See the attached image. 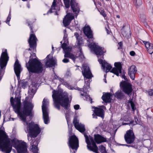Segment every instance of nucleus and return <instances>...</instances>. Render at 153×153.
<instances>
[{
    "instance_id": "obj_8",
    "label": "nucleus",
    "mask_w": 153,
    "mask_h": 153,
    "mask_svg": "<svg viewBox=\"0 0 153 153\" xmlns=\"http://www.w3.org/2000/svg\"><path fill=\"white\" fill-rule=\"evenodd\" d=\"M68 43V42H66L64 41V42L62 45V47L65 52L64 57H68L71 59L74 62L75 59L78 56L70 52L71 49V48L67 47Z\"/></svg>"
},
{
    "instance_id": "obj_30",
    "label": "nucleus",
    "mask_w": 153,
    "mask_h": 153,
    "mask_svg": "<svg viewBox=\"0 0 153 153\" xmlns=\"http://www.w3.org/2000/svg\"><path fill=\"white\" fill-rule=\"evenodd\" d=\"M129 103L130 104L132 108V109L133 111H134L136 109V108L135 107V105L132 101V100L131 99H130L128 101Z\"/></svg>"
},
{
    "instance_id": "obj_14",
    "label": "nucleus",
    "mask_w": 153,
    "mask_h": 153,
    "mask_svg": "<svg viewBox=\"0 0 153 153\" xmlns=\"http://www.w3.org/2000/svg\"><path fill=\"white\" fill-rule=\"evenodd\" d=\"M37 40V39L35 35L31 33L28 42L30 48H33L34 50L36 47V42Z\"/></svg>"
},
{
    "instance_id": "obj_51",
    "label": "nucleus",
    "mask_w": 153,
    "mask_h": 153,
    "mask_svg": "<svg viewBox=\"0 0 153 153\" xmlns=\"http://www.w3.org/2000/svg\"><path fill=\"white\" fill-rule=\"evenodd\" d=\"M104 77L105 78V79H104V81L105 83H106V80L105 79V78L106 77V75H104Z\"/></svg>"
},
{
    "instance_id": "obj_38",
    "label": "nucleus",
    "mask_w": 153,
    "mask_h": 153,
    "mask_svg": "<svg viewBox=\"0 0 153 153\" xmlns=\"http://www.w3.org/2000/svg\"><path fill=\"white\" fill-rule=\"evenodd\" d=\"M55 78L56 79H57V80L61 82L62 83L63 82V80L61 78L59 77L56 76H55Z\"/></svg>"
},
{
    "instance_id": "obj_37",
    "label": "nucleus",
    "mask_w": 153,
    "mask_h": 153,
    "mask_svg": "<svg viewBox=\"0 0 153 153\" xmlns=\"http://www.w3.org/2000/svg\"><path fill=\"white\" fill-rule=\"evenodd\" d=\"M134 120H135V122H134V121H133V124H132V125H133V126L134 125L137 124H138V123H139V122L137 118L136 117H134Z\"/></svg>"
},
{
    "instance_id": "obj_41",
    "label": "nucleus",
    "mask_w": 153,
    "mask_h": 153,
    "mask_svg": "<svg viewBox=\"0 0 153 153\" xmlns=\"http://www.w3.org/2000/svg\"><path fill=\"white\" fill-rule=\"evenodd\" d=\"M148 93L150 96H152L153 95V90L150 89L148 91Z\"/></svg>"
},
{
    "instance_id": "obj_64",
    "label": "nucleus",
    "mask_w": 153,
    "mask_h": 153,
    "mask_svg": "<svg viewBox=\"0 0 153 153\" xmlns=\"http://www.w3.org/2000/svg\"><path fill=\"white\" fill-rule=\"evenodd\" d=\"M120 49V48H118V49Z\"/></svg>"
},
{
    "instance_id": "obj_3",
    "label": "nucleus",
    "mask_w": 153,
    "mask_h": 153,
    "mask_svg": "<svg viewBox=\"0 0 153 153\" xmlns=\"http://www.w3.org/2000/svg\"><path fill=\"white\" fill-rule=\"evenodd\" d=\"M52 97L55 107L58 110L60 109V105L65 109H67L69 103V98L66 92L56 91H53Z\"/></svg>"
},
{
    "instance_id": "obj_49",
    "label": "nucleus",
    "mask_w": 153,
    "mask_h": 153,
    "mask_svg": "<svg viewBox=\"0 0 153 153\" xmlns=\"http://www.w3.org/2000/svg\"><path fill=\"white\" fill-rule=\"evenodd\" d=\"M79 54H80V56H79V57H81V58H82L83 57V55L82 54V52L81 50V49L79 51Z\"/></svg>"
},
{
    "instance_id": "obj_31",
    "label": "nucleus",
    "mask_w": 153,
    "mask_h": 153,
    "mask_svg": "<svg viewBox=\"0 0 153 153\" xmlns=\"http://www.w3.org/2000/svg\"><path fill=\"white\" fill-rule=\"evenodd\" d=\"M56 5V2L54 0L53 1V2L52 4V5L51 8L50 10L48 12V13L49 12L51 13L52 12L53 10H55V7Z\"/></svg>"
},
{
    "instance_id": "obj_43",
    "label": "nucleus",
    "mask_w": 153,
    "mask_h": 153,
    "mask_svg": "<svg viewBox=\"0 0 153 153\" xmlns=\"http://www.w3.org/2000/svg\"><path fill=\"white\" fill-rule=\"evenodd\" d=\"M100 13L104 17H105L106 16L105 11L103 10H101V11L100 12Z\"/></svg>"
},
{
    "instance_id": "obj_20",
    "label": "nucleus",
    "mask_w": 153,
    "mask_h": 153,
    "mask_svg": "<svg viewBox=\"0 0 153 153\" xmlns=\"http://www.w3.org/2000/svg\"><path fill=\"white\" fill-rule=\"evenodd\" d=\"M128 74L130 78L132 80H134L135 78V75L137 70L135 66L132 65L128 69Z\"/></svg>"
},
{
    "instance_id": "obj_24",
    "label": "nucleus",
    "mask_w": 153,
    "mask_h": 153,
    "mask_svg": "<svg viewBox=\"0 0 153 153\" xmlns=\"http://www.w3.org/2000/svg\"><path fill=\"white\" fill-rule=\"evenodd\" d=\"M143 42L145 45L148 52L151 54L152 53H153V44L148 42L145 41H143Z\"/></svg>"
},
{
    "instance_id": "obj_25",
    "label": "nucleus",
    "mask_w": 153,
    "mask_h": 153,
    "mask_svg": "<svg viewBox=\"0 0 153 153\" xmlns=\"http://www.w3.org/2000/svg\"><path fill=\"white\" fill-rule=\"evenodd\" d=\"M112 95L109 93H103L102 98L105 102H111L112 98Z\"/></svg>"
},
{
    "instance_id": "obj_62",
    "label": "nucleus",
    "mask_w": 153,
    "mask_h": 153,
    "mask_svg": "<svg viewBox=\"0 0 153 153\" xmlns=\"http://www.w3.org/2000/svg\"><path fill=\"white\" fill-rule=\"evenodd\" d=\"M12 120H14L13 118H12Z\"/></svg>"
},
{
    "instance_id": "obj_6",
    "label": "nucleus",
    "mask_w": 153,
    "mask_h": 153,
    "mask_svg": "<svg viewBox=\"0 0 153 153\" xmlns=\"http://www.w3.org/2000/svg\"><path fill=\"white\" fill-rule=\"evenodd\" d=\"M88 41L89 43L88 44V47L94 51L98 57H99V56L102 55L104 52H105V51H104L103 48H101L98 45H96L95 43H93V40L88 39Z\"/></svg>"
},
{
    "instance_id": "obj_63",
    "label": "nucleus",
    "mask_w": 153,
    "mask_h": 153,
    "mask_svg": "<svg viewBox=\"0 0 153 153\" xmlns=\"http://www.w3.org/2000/svg\"><path fill=\"white\" fill-rule=\"evenodd\" d=\"M70 152H71V150H70Z\"/></svg>"
},
{
    "instance_id": "obj_39",
    "label": "nucleus",
    "mask_w": 153,
    "mask_h": 153,
    "mask_svg": "<svg viewBox=\"0 0 153 153\" xmlns=\"http://www.w3.org/2000/svg\"><path fill=\"white\" fill-rule=\"evenodd\" d=\"M64 85H65L69 89H73L71 87V86L70 85H69V84L67 83H66V82H65L64 83Z\"/></svg>"
},
{
    "instance_id": "obj_5",
    "label": "nucleus",
    "mask_w": 153,
    "mask_h": 153,
    "mask_svg": "<svg viewBox=\"0 0 153 153\" xmlns=\"http://www.w3.org/2000/svg\"><path fill=\"white\" fill-rule=\"evenodd\" d=\"M27 68L29 72L39 73L42 72L43 67L42 64L36 59H30L28 65L26 63Z\"/></svg>"
},
{
    "instance_id": "obj_45",
    "label": "nucleus",
    "mask_w": 153,
    "mask_h": 153,
    "mask_svg": "<svg viewBox=\"0 0 153 153\" xmlns=\"http://www.w3.org/2000/svg\"><path fill=\"white\" fill-rule=\"evenodd\" d=\"M79 106L78 105H76L74 106V108L75 110H78L79 108Z\"/></svg>"
},
{
    "instance_id": "obj_29",
    "label": "nucleus",
    "mask_w": 153,
    "mask_h": 153,
    "mask_svg": "<svg viewBox=\"0 0 153 153\" xmlns=\"http://www.w3.org/2000/svg\"><path fill=\"white\" fill-rule=\"evenodd\" d=\"M74 36H76V38L77 40L78 43L79 45H80L82 43V42L81 39V37L79 36L78 33H74Z\"/></svg>"
},
{
    "instance_id": "obj_57",
    "label": "nucleus",
    "mask_w": 153,
    "mask_h": 153,
    "mask_svg": "<svg viewBox=\"0 0 153 153\" xmlns=\"http://www.w3.org/2000/svg\"><path fill=\"white\" fill-rule=\"evenodd\" d=\"M30 137H29V136H28V140H29V139H30Z\"/></svg>"
},
{
    "instance_id": "obj_46",
    "label": "nucleus",
    "mask_w": 153,
    "mask_h": 153,
    "mask_svg": "<svg viewBox=\"0 0 153 153\" xmlns=\"http://www.w3.org/2000/svg\"><path fill=\"white\" fill-rule=\"evenodd\" d=\"M133 121H130V122L129 123H123V125H130V124H132L133 123Z\"/></svg>"
},
{
    "instance_id": "obj_56",
    "label": "nucleus",
    "mask_w": 153,
    "mask_h": 153,
    "mask_svg": "<svg viewBox=\"0 0 153 153\" xmlns=\"http://www.w3.org/2000/svg\"><path fill=\"white\" fill-rule=\"evenodd\" d=\"M12 143H13V145H14V144H13V143L14 142V140H12Z\"/></svg>"
},
{
    "instance_id": "obj_33",
    "label": "nucleus",
    "mask_w": 153,
    "mask_h": 153,
    "mask_svg": "<svg viewBox=\"0 0 153 153\" xmlns=\"http://www.w3.org/2000/svg\"><path fill=\"white\" fill-rule=\"evenodd\" d=\"M64 36L63 37V40L64 41H65L66 42H68V40L67 38V35L66 33V30H64Z\"/></svg>"
},
{
    "instance_id": "obj_35",
    "label": "nucleus",
    "mask_w": 153,
    "mask_h": 153,
    "mask_svg": "<svg viewBox=\"0 0 153 153\" xmlns=\"http://www.w3.org/2000/svg\"><path fill=\"white\" fill-rule=\"evenodd\" d=\"M11 14L10 12L9 15L6 21V23L9 26L10 25L9 24V22L11 19Z\"/></svg>"
},
{
    "instance_id": "obj_44",
    "label": "nucleus",
    "mask_w": 153,
    "mask_h": 153,
    "mask_svg": "<svg viewBox=\"0 0 153 153\" xmlns=\"http://www.w3.org/2000/svg\"><path fill=\"white\" fill-rule=\"evenodd\" d=\"M65 115L66 118V119L67 122H68V126H69V125H68V117H69V115H68V113L67 112L65 114Z\"/></svg>"
},
{
    "instance_id": "obj_60",
    "label": "nucleus",
    "mask_w": 153,
    "mask_h": 153,
    "mask_svg": "<svg viewBox=\"0 0 153 153\" xmlns=\"http://www.w3.org/2000/svg\"><path fill=\"white\" fill-rule=\"evenodd\" d=\"M53 47H52V48L53 49Z\"/></svg>"
},
{
    "instance_id": "obj_26",
    "label": "nucleus",
    "mask_w": 153,
    "mask_h": 153,
    "mask_svg": "<svg viewBox=\"0 0 153 153\" xmlns=\"http://www.w3.org/2000/svg\"><path fill=\"white\" fill-rule=\"evenodd\" d=\"M94 140L98 144H100L102 142H106V139L99 134H97L94 135Z\"/></svg>"
},
{
    "instance_id": "obj_58",
    "label": "nucleus",
    "mask_w": 153,
    "mask_h": 153,
    "mask_svg": "<svg viewBox=\"0 0 153 153\" xmlns=\"http://www.w3.org/2000/svg\"><path fill=\"white\" fill-rule=\"evenodd\" d=\"M81 94V95L82 96H84V94Z\"/></svg>"
},
{
    "instance_id": "obj_21",
    "label": "nucleus",
    "mask_w": 153,
    "mask_h": 153,
    "mask_svg": "<svg viewBox=\"0 0 153 153\" xmlns=\"http://www.w3.org/2000/svg\"><path fill=\"white\" fill-rule=\"evenodd\" d=\"M71 4L73 12L76 14V16L79 10L77 4L76 3L75 0H71Z\"/></svg>"
},
{
    "instance_id": "obj_50",
    "label": "nucleus",
    "mask_w": 153,
    "mask_h": 153,
    "mask_svg": "<svg viewBox=\"0 0 153 153\" xmlns=\"http://www.w3.org/2000/svg\"><path fill=\"white\" fill-rule=\"evenodd\" d=\"M28 26H30V30H31V33H33V31H32V27H31V25H30V24L29 23H28Z\"/></svg>"
},
{
    "instance_id": "obj_59",
    "label": "nucleus",
    "mask_w": 153,
    "mask_h": 153,
    "mask_svg": "<svg viewBox=\"0 0 153 153\" xmlns=\"http://www.w3.org/2000/svg\"><path fill=\"white\" fill-rule=\"evenodd\" d=\"M28 50H30H30H31V49H30V48H29V49H28Z\"/></svg>"
},
{
    "instance_id": "obj_54",
    "label": "nucleus",
    "mask_w": 153,
    "mask_h": 153,
    "mask_svg": "<svg viewBox=\"0 0 153 153\" xmlns=\"http://www.w3.org/2000/svg\"><path fill=\"white\" fill-rule=\"evenodd\" d=\"M125 145L126 146H128V147H131V146L130 145Z\"/></svg>"
},
{
    "instance_id": "obj_27",
    "label": "nucleus",
    "mask_w": 153,
    "mask_h": 153,
    "mask_svg": "<svg viewBox=\"0 0 153 153\" xmlns=\"http://www.w3.org/2000/svg\"><path fill=\"white\" fill-rule=\"evenodd\" d=\"M94 113L96 116L103 118L104 117V110L100 108L94 107Z\"/></svg>"
},
{
    "instance_id": "obj_52",
    "label": "nucleus",
    "mask_w": 153,
    "mask_h": 153,
    "mask_svg": "<svg viewBox=\"0 0 153 153\" xmlns=\"http://www.w3.org/2000/svg\"><path fill=\"white\" fill-rule=\"evenodd\" d=\"M118 44L119 45V46H120V47H121V46H122V43L121 42H119V43H118Z\"/></svg>"
},
{
    "instance_id": "obj_55",
    "label": "nucleus",
    "mask_w": 153,
    "mask_h": 153,
    "mask_svg": "<svg viewBox=\"0 0 153 153\" xmlns=\"http://www.w3.org/2000/svg\"><path fill=\"white\" fill-rule=\"evenodd\" d=\"M117 18H120V16H119V15H117Z\"/></svg>"
},
{
    "instance_id": "obj_1",
    "label": "nucleus",
    "mask_w": 153,
    "mask_h": 153,
    "mask_svg": "<svg viewBox=\"0 0 153 153\" xmlns=\"http://www.w3.org/2000/svg\"><path fill=\"white\" fill-rule=\"evenodd\" d=\"M10 101L14 111L18 114L20 119L23 121L24 125L28 126L27 131L29 134L31 139L32 137H36L41 132L40 128L37 124L33 122H31L28 125L26 120V117L31 114L33 105L30 102L25 101L23 109L20 111L21 107L20 99L17 97L15 98L14 100L13 97H11Z\"/></svg>"
},
{
    "instance_id": "obj_18",
    "label": "nucleus",
    "mask_w": 153,
    "mask_h": 153,
    "mask_svg": "<svg viewBox=\"0 0 153 153\" xmlns=\"http://www.w3.org/2000/svg\"><path fill=\"white\" fill-rule=\"evenodd\" d=\"M22 69L19 64L18 60L17 59L14 65V71L15 73L18 78H19L20 73Z\"/></svg>"
},
{
    "instance_id": "obj_47",
    "label": "nucleus",
    "mask_w": 153,
    "mask_h": 153,
    "mask_svg": "<svg viewBox=\"0 0 153 153\" xmlns=\"http://www.w3.org/2000/svg\"><path fill=\"white\" fill-rule=\"evenodd\" d=\"M69 61V60L66 58H64L62 60L63 62L65 63L68 62Z\"/></svg>"
},
{
    "instance_id": "obj_36",
    "label": "nucleus",
    "mask_w": 153,
    "mask_h": 153,
    "mask_svg": "<svg viewBox=\"0 0 153 153\" xmlns=\"http://www.w3.org/2000/svg\"><path fill=\"white\" fill-rule=\"evenodd\" d=\"M65 7L68 8L69 7L70 0H63Z\"/></svg>"
},
{
    "instance_id": "obj_48",
    "label": "nucleus",
    "mask_w": 153,
    "mask_h": 153,
    "mask_svg": "<svg viewBox=\"0 0 153 153\" xmlns=\"http://www.w3.org/2000/svg\"><path fill=\"white\" fill-rule=\"evenodd\" d=\"M130 54L131 56H134L135 54V53L134 51H131L130 52Z\"/></svg>"
},
{
    "instance_id": "obj_4",
    "label": "nucleus",
    "mask_w": 153,
    "mask_h": 153,
    "mask_svg": "<svg viewBox=\"0 0 153 153\" xmlns=\"http://www.w3.org/2000/svg\"><path fill=\"white\" fill-rule=\"evenodd\" d=\"M0 148L1 151L5 153H10L12 146L10 139L4 131L0 130Z\"/></svg>"
},
{
    "instance_id": "obj_12",
    "label": "nucleus",
    "mask_w": 153,
    "mask_h": 153,
    "mask_svg": "<svg viewBox=\"0 0 153 153\" xmlns=\"http://www.w3.org/2000/svg\"><path fill=\"white\" fill-rule=\"evenodd\" d=\"M82 68L83 70L82 71V73L85 78L84 79L85 83L86 82H88L87 79H91L93 76L89 70V67L87 64H83L82 65Z\"/></svg>"
},
{
    "instance_id": "obj_19",
    "label": "nucleus",
    "mask_w": 153,
    "mask_h": 153,
    "mask_svg": "<svg viewBox=\"0 0 153 153\" xmlns=\"http://www.w3.org/2000/svg\"><path fill=\"white\" fill-rule=\"evenodd\" d=\"M98 61L101 64L102 67L103 68L104 70H105V68L106 69L105 71L106 73L108 72L111 69L112 67L111 65L107 63L105 60L103 61L102 59H99Z\"/></svg>"
},
{
    "instance_id": "obj_34",
    "label": "nucleus",
    "mask_w": 153,
    "mask_h": 153,
    "mask_svg": "<svg viewBox=\"0 0 153 153\" xmlns=\"http://www.w3.org/2000/svg\"><path fill=\"white\" fill-rule=\"evenodd\" d=\"M27 82L26 81H23L21 83V86L24 88H25L27 86Z\"/></svg>"
},
{
    "instance_id": "obj_2",
    "label": "nucleus",
    "mask_w": 153,
    "mask_h": 153,
    "mask_svg": "<svg viewBox=\"0 0 153 153\" xmlns=\"http://www.w3.org/2000/svg\"><path fill=\"white\" fill-rule=\"evenodd\" d=\"M73 123L75 128L84 134L85 138V142L87 144L88 149L91 151L97 153L98 148L93 137L90 136H88L87 133H84L85 130V126L79 123V120L76 118L74 119Z\"/></svg>"
},
{
    "instance_id": "obj_61",
    "label": "nucleus",
    "mask_w": 153,
    "mask_h": 153,
    "mask_svg": "<svg viewBox=\"0 0 153 153\" xmlns=\"http://www.w3.org/2000/svg\"><path fill=\"white\" fill-rule=\"evenodd\" d=\"M106 1H108L109 0H105Z\"/></svg>"
},
{
    "instance_id": "obj_11",
    "label": "nucleus",
    "mask_w": 153,
    "mask_h": 153,
    "mask_svg": "<svg viewBox=\"0 0 153 153\" xmlns=\"http://www.w3.org/2000/svg\"><path fill=\"white\" fill-rule=\"evenodd\" d=\"M120 85L123 91L126 94L129 95L132 91L131 84L124 81L121 82Z\"/></svg>"
},
{
    "instance_id": "obj_42",
    "label": "nucleus",
    "mask_w": 153,
    "mask_h": 153,
    "mask_svg": "<svg viewBox=\"0 0 153 153\" xmlns=\"http://www.w3.org/2000/svg\"><path fill=\"white\" fill-rule=\"evenodd\" d=\"M124 120L125 121H128L129 120V116L128 115L125 116L124 117Z\"/></svg>"
},
{
    "instance_id": "obj_28",
    "label": "nucleus",
    "mask_w": 153,
    "mask_h": 153,
    "mask_svg": "<svg viewBox=\"0 0 153 153\" xmlns=\"http://www.w3.org/2000/svg\"><path fill=\"white\" fill-rule=\"evenodd\" d=\"M115 97L118 99H123L124 96V94L120 90H118L114 94Z\"/></svg>"
},
{
    "instance_id": "obj_17",
    "label": "nucleus",
    "mask_w": 153,
    "mask_h": 153,
    "mask_svg": "<svg viewBox=\"0 0 153 153\" xmlns=\"http://www.w3.org/2000/svg\"><path fill=\"white\" fill-rule=\"evenodd\" d=\"M74 17L72 13H68L65 16L63 20V24L65 26L68 25Z\"/></svg>"
},
{
    "instance_id": "obj_23",
    "label": "nucleus",
    "mask_w": 153,
    "mask_h": 153,
    "mask_svg": "<svg viewBox=\"0 0 153 153\" xmlns=\"http://www.w3.org/2000/svg\"><path fill=\"white\" fill-rule=\"evenodd\" d=\"M39 143V140H35V139L33 140L30 143V144L31 145L30 148L33 153H37L38 149L37 146Z\"/></svg>"
},
{
    "instance_id": "obj_40",
    "label": "nucleus",
    "mask_w": 153,
    "mask_h": 153,
    "mask_svg": "<svg viewBox=\"0 0 153 153\" xmlns=\"http://www.w3.org/2000/svg\"><path fill=\"white\" fill-rule=\"evenodd\" d=\"M90 85V83L89 82H87L86 84V85L85 86V85L84 86V88L83 89V90H84V89H88L89 88Z\"/></svg>"
},
{
    "instance_id": "obj_22",
    "label": "nucleus",
    "mask_w": 153,
    "mask_h": 153,
    "mask_svg": "<svg viewBox=\"0 0 153 153\" xmlns=\"http://www.w3.org/2000/svg\"><path fill=\"white\" fill-rule=\"evenodd\" d=\"M83 31L85 35L88 38H93L92 31L88 25H86L83 28Z\"/></svg>"
},
{
    "instance_id": "obj_13",
    "label": "nucleus",
    "mask_w": 153,
    "mask_h": 153,
    "mask_svg": "<svg viewBox=\"0 0 153 153\" xmlns=\"http://www.w3.org/2000/svg\"><path fill=\"white\" fill-rule=\"evenodd\" d=\"M126 142L128 144L132 143L134 140L135 136L132 130H130L127 131L124 136Z\"/></svg>"
},
{
    "instance_id": "obj_16",
    "label": "nucleus",
    "mask_w": 153,
    "mask_h": 153,
    "mask_svg": "<svg viewBox=\"0 0 153 153\" xmlns=\"http://www.w3.org/2000/svg\"><path fill=\"white\" fill-rule=\"evenodd\" d=\"M114 65L115 67L110 72L118 76L119 75V74L121 73V64L120 62H117L114 63Z\"/></svg>"
},
{
    "instance_id": "obj_15",
    "label": "nucleus",
    "mask_w": 153,
    "mask_h": 153,
    "mask_svg": "<svg viewBox=\"0 0 153 153\" xmlns=\"http://www.w3.org/2000/svg\"><path fill=\"white\" fill-rule=\"evenodd\" d=\"M45 60L46 61L45 65L48 67H52L56 62L55 60L53 59L52 56L50 54L47 56Z\"/></svg>"
},
{
    "instance_id": "obj_10",
    "label": "nucleus",
    "mask_w": 153,
    "mask_h": 153,
    "mask_svg": "<svg viewBox=\"0 0 153 153\" xmlns=\"http://www.w3.org/2000/svg\"><path fill=\"white\" fill-rule=\"evenodd\" d=\"M18 153H25L27 151L26 143L24 142H18L13 146Z\"/></svg>"
},
{
    "instance_id": "obj_32",
    "label": "nucleus",
    "mask_w": 153,
    "mask_h": 153,
    "mask_svg": "<svg viewBox=\"0 0 153 153\" xmlns=\"http://www.w3.org/2000/svg\"><path fill=\"white\" fill-rule=\"evenodd\" d=\"M100 151L101 153H106V151L105 150V148L103 146L101 145L99 146Z\"/></svg>"
},
{
    "instance_id": "obj_9",
    "label": "nucleus",
    "mask_w": 153,
    "mask_h": 153,
    "mask_svg": "<svg viewBox=\"0 0 153 153\" xmlns=\"http://www.w3.org/2000/svg\"><path fill=\"white\" fill-rule=\"evenodd\" d=\"M68 145L70 148L73 150L72 153H75L79 146L78 140L75 135L72 136L69 140Z\"/></svg>"
},
{
    "instance_id": "obj_7",
    "label": "nucleus",
    "mask_w": 153,
    "mask_h": 153,
    "mask_svg": "<svg viewBox=\"0 0 153 153\" xmlns=\"http://www.w3.org/2000/svg\"><path fill=\"white\" fill-rule=\"evenodd\" d=\"M49 101L46 99L44 98L42 102V109L43 117L45 124H47L49 121L47 107L49 105Z\"/></svg>"
},
{
    "instance_id": "obj_53",
    "label": "nucleus",
    "mask_w": 153,
    "mask_h": 153,
    "mask_svg": "<svg viewBox=\"0 0 153 153\" xmlns=\"http://www.w3.org/2000/svg\"><path fill=\"white\" fill-rule=\"evenodd\" d=\"M93 118H97V117L96 116H95L94 114H93Z\"/></svg>"
}]
</instances>
